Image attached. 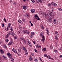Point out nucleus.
Returning a JSON list of instances; mask_svg holds the SVG:
<instances>
[{
  "label": "nucleus",
  "instance_id": "obj_1",
  "mask_svg": "<svg viewBox=\"0 0 62 62\" xmlns=\"http://www.w3.org/2000/svg\"><path fill=\"white\" fill-rule=\"evenodd\" d=\"M47 22H50V23L52 21V17L51 16H49L47 20Z\"/></svg>",
  "mask_w": 62,
  "mask_h": 62
},
{
  "label": "nucleus",
  "instance_id": "obj_2",
  "mask_svg": "<svg viewBox=\"0 0 62 62\" xmlns=\"http://www.w3.org/2000/svg\"><path fill=\"white\" fill-rule=\"evenodd\" d=\"M41 13L42 15H45V16H46V15L48 16V15H49L48 14H47V13H46V12H43L42 11H41Z\"/></svg>",
  "mask_w": 62,
  "mask_h": 62
},
{
  "label": "nucleus",
  "instance_id": "obj_3",
  "mask_svg": "<svg viewBox=\"0 0 62 62\" xmlns=\"http://www.w3.org/2000/svg\"><path fill=\"white\" fill-rule=\"evenodd\" d=\"M7 55L8 56L9 58L10 59H11L12 58V57L11 56V54L8 53H7Z\"/></svg>",
  "mask_w": 62,
  "mask_h": 62
},
{
  "label": "nucleus",
  "instance_id": "obj_4",
  "mask_svg": "<svg viewBox=\"0 0 62 62\" xmlns=\"http://www.w3.org/2000/svg\"><path fill=\"white\" fill-rule=\"evenodd\" d=\"M40 35H41V36L43 38L41 40V41H43V42H44V40H45V38H44V36L42 34H40Z\"/></svg>",
  "mask_w": 62,
  "mask_h": 62
},
{
  "label": "nucleus",
  "instance_id": "obj_5",
  "mask_svg": "<svg viewBox=\"0 0 62 62\" xmlns=\"http://www.w3.org/2000/svg\"><path fill=\"white\" fill-rule=\"evenodd\" d=\"M10 25H11V24L10 23H9L8 24V27H10V29L11 31H12L13 30V29L12 28L11 26H10Z\"/></svg>",
  "mask_w": 62,
  "mask_h": 62
},
{
  "label": "nucleus",
  "instance_id": "obj_6",
  "mask_svg": "<svg viewBox=\"0 0 62 62\" xmlns=\"http://www.w3.org/2000/svg\"><path fill=\"white\" fill-rule=\"evenodd\" d=\"M23 50L25 51V53L26 55V54H28V53H27V51L26 48L25 47H23Z\"/></svg>",
  "mask_w": 62,
  "mask_h": 62
},
{
  "label": "nucleus",
  "instance_id": "obj_7",
  "mask_svg": "<svg viewBox=\"0 0 62 62\" xmlns=\"http://www.w3.org/2000/svg\"><path fill=\"white\" fill-rule=\"evenodd\" d=\"M23 32L24 34H25V33H27V34H29V32L25 30H23Z\"/></svg>",
  "mask_w": 62,
  "mask_h": 62
},
{
  "label": "nucleus",
  "instance_id": "obj_8",
  "mask_svg": "<svg viewBox=\"0 0 62 62\" xmlns=\"http://www.w3.org/2000/svg\"><path fill=\"white\" fill-rule=\"evenodd\" d=\"M27 42L29 46H31V47L32 46V44H31V43L30 42H29V41L28 40V41H27Z\"/></svg>",
  "mask_w": 62,
  "mask_h": 62
},
{
  "label": "nucleus",
  "instance_id": "obj_9",
  "mask_svg": "<svg viewBox=\"0 0 62 62\" xmlns=\"http://www.w3.org/2000/svg\"><path fill=\"white\" fill-rule=\"evenodd\" d=\"M51 5H53L54 6H57V4H56L54 2H52L51 3Z\"/></svg>",
  "mask_w": 62,
  "mask_h": 62
},
{
  "label": "nucleus",
  "instance_id": "obj_10",
  "mask_svg": "<svg viewBox=\"0 0 62 62\" xmlns=\"http://www.w3.org/2000/svg\"><path fill=\"white\" fill-rule=\"evenodd\" d=\"M12 51H13L15 53H17V51L15 49L13 48L12 49Z\"/></svg>",
  "mask_w": 62,
  "mask_h": 62
},
{
  "label": "nucleus",
  "instance_id": "obj_11",
  "mask_svg": "<svg viewBox=\"0 0 62 62\" xmlns=\"http://www.w3.org/2000/svg\"><path fill=\"white\" fill-rule=\"evenodd\" d=\"M10 35V32L8 33L7 35H6V38H8V37H9V35Z\"/></svg>",
  "mask_w": 62,
  "mask_h": 62
},
{
  "label": "nucleus",
  "instance_id": "obj_12",
  "mask_svg": "<svg viewBox=\"0 0 62 62\" xmlns=\"http://www.w3.org/2000/svg\"><path fill=\"white\" fill-rule=\"evenodd\" d=\"M38 1H38L37 0L36 1V3H39V2H40V3H42V1H42V0H38Z\"/></svg>",
  "mask_w": 62,
  "mask_h": 62
},
{
  "label": "nucleus",
  "instance_id": "obj_13",
  "mask_svg": "<svg viewBox=\"0 0 62 62\" xmlns=\"http://www.w3.org/2000/svg\"><path fill=\"white\" fill-rule=\"evenodd\" d=\"M35 10L34 9H31V11L32 13H35Z\"/></svg>",
  "mask_w": 62,
  "mask_h": 62
},
{
  "label": "nucleus",
  "instance_id": "obj_14",
  "mask_svg": "<svg viewBox=\"0 0 62 62\" xmlns=\"http://www.w3.org/2000/svg\"><path fill=\"white\" fill-rule=\"evenodd\" d=\"M46 30L47 31V34H48V35H49V31H48V28H46Z\"/></svg>",
  "mask_w": 62,
  "mask_h": 62
},
{
  "label": "nucleus",
  "instance_id": "obj_15",
  "mask_svg": "<svg viewBox=\"0 0 62 62\" xmlns=\"http://www.w3.org/2000/svg\"><path fill=\"white\" fill-rule=\"evenodd\" d=\"M13 43V41L10 42H10L8 43V45H11L12 43Z\"/></svg>",
  "mask_w": 62,
  "mask_h": 62
},
{
  "label": "nucleus",
  "instance_id": "obj_16",
  "mask_svg": "<svg viewBox=\"0 0 62 62\" xmlns=\"http://www.w3.org/2000/svg\"><path fill=\"white\" fill-rule=\"evenodd\" d=\"M40 48H41V46H40L39 45H37L36 46V48H40Z\"/></svg>",
  "mask_w": 62,
  "mask_h": 62
},
{
  "label": "nucleus",
  "instance_id": "obj_17",
  "mask_svg": "<svg viewBox=\"0 0 62 62\" xmlns=\"http://www.w3.org/2000/svg\"><path fill=\"white\" fill-rule=\"evenodd\" d=\"M23 8L24 9H25V10H26V6H23Z\"/></svg>",
  "mask_w": 62,
  "mask_h": 62
},
{
  "label": "nucleus",
  "instance_id": "obj_18",
  "mask_svg": "<svg viewBox=\"0 0 62 62\" xmlns=\"http://www.w3.org/2000/svg\"><path fill=\"white\" fill-rule=\"evenodd\" d=\"M0 51L1 53V54H3L4 53V51L2 49H0Z\"/></svg>",
  "mask_w": 62,
  "mask_h": 62
},
{
  "label": "nucleus",
  "instance_id": "obj_19",
  "mask_svg": "<svg viewBox=\"0 0 62 62\" xmlns=\"http://www.w3.org/2000/svg\"><path fill=\"white\" fill-rule=\"evenodd\" d=\"M34 17L35 19H37V18H39V16H35Z\"/></svg>",
  "mask_w": 62,
  "mask_h": 62
},
{
  "label": "nucleus",
  "instance_id": "obj_20",
  "mask_svg": "<svg viewBox=\"0 0 62 62\" xmlns=\"http://www.w3.org/2000/svg\"><path fill=\"white\" fill-rule=\"evenodd\" d=\"M18 51H19V52H21V49L20 48H18Z\"/></svg>",
  "mask_w": 62,
  "mask_h": 62
},
{
  "label": "nucleus",
  "instance_id": "obj_21",
  "mask_svg": "<svg viewBox=\"0 0 62 62\" xmlns=\"http://www.w3.org/2000/svg\"><path fill=\"white\" fill-rule=\"evenodd\" d=\"M3 47H4V48H5V49H7V47H6V45H3Z\"/></svg>",
  "mask_w": 62,
  "mask_h": 62
},
{
  "label": "nucleus",
  "instance_id": "obj_22",
  "mask_svg": "<svg viewBox=\"0 0 62 62\" xmlns=\"http://www.w3.org/2000/svg\"><path fill=\"white\" fill-rule=\"evenodd\" d=\"M22 21H23V22H24V23H25V19H24V18H22Z\"/></svg>",
  "mask_w": 62,
  "mask_h": 62
},
{
  "label": "nucleus",
  "instance_id": "obj_23",
  "mask_svg": "<svg viewBox=\"0 0 62 62\" xmlns=\"http://www.w3.org/2000/svg\"><path fill=\"white\" fill-rule=\"evenodd\" d=\"M47 58L49 59H51V57L49 56H47Z\"/></svg>",
  "mask_w": 62,
  "mask_h": 62
},
{
  "label": "nucleus",
  "instance_id": "obj_24",
  "mask_svg": "<svg viewBox=\"0 0 62 62\" xmlns=\"http://www.w3.org/2000/svg\"><path fill=\"white\" fill-rule=\"evenodd\" d=\"M24 16H29V15L27 14H24Z\"/></svg>",
  "mask_w": 62,
  "mask_h": 62
},
{
  "label": "nucleus",
  "instance_id": "obj_25",
  "mask_svg": "<svg viewBox=\"0 0 62 62\" xmlns=\"http://www.w3.org/2000/svg\"><path fill=\"white\" fill-rule=\"evenodd\" d=\"M58 10L59 11H61V10H62V9L61 8H58Z\"/></svg>",
  "mask_w": 62,
  "mask_h": 62
},
{
  "label": "nucleus",
  "instance_id": "obj_26",
  "mask_svg": "<svg viewBox=\"0 0 62 62\" xmlns=\"http://www.w3.org/2000/svg\"><path fill=\"white\" fill-rule=\"evenodd\" d=\"M31 35H32V36H33L34 35V33L33 32H32Z\"/></svg>",
  "mask_w": 62,
  "mask_h": 62
},
{
  "label": "nucleus",
  "instance_id": "obj_27",
  "mask_svg": "<svg viewBox=\"0 0 62 62\" xmlns=\"http://www.w3.org/2000/svg\"><path fill=\"white\" fill-rule=\"evenodd\" d=\"M18 21L19 23H21V22H22L21 21V20L19 19L18 20Z\"/></svg>",
  "mask_w": 62,
  "mask_h": 62
},
{
  "label": "nucleus",
  "instance_id": "obj_28",
  "mask_svg": "<svg viewBox=\"0 0 62 62\" xmlns=\"http://www.w3.org/2000/svg\"><path fill=\"white\" fill-rule=\"evenodd\" d=\"M4 20L6 22V23L7 21H6V18H4Z\"/></svg>",
  "mask_w": 62,
  "mask_h": 62
},
{
  "label": "nucleus",
  "instance_id": "obj_29",
  "mask_svg": "<svg viewBox=\"0 0 62 62\" xmlns=\"http://www.w3.org/2000/svg\"><path fill=\"white\" fill-rule=\"evenodd\" d=\"M9 32L10 34V35H11L12 34V33H13V32L12 31L10 32Z\"/></svg>",
  "mask_w": 62,
  "mask_h": 62
},
{
  "label": "nucleus",
  "instance_id": "obj_30",
  "mask_svg": "<svg viewBox=\"0 0 62 62\" xmlns=\"http://www.w3.org/2000/svg\"><path fill=\"white\" fill-rule=\"evenodd\" d=\"M8 39H6V42H8Z\"/></svg>",
  "mask_w": 62,
  "mask_h": 62
},
{
  "label": "nucleus",
  "instance_id": "obj_31",
  "mask_svg": "<svg viewBox=\"0 0 62 62\" xmlns=\"http://www.w3.org/2000/svg\"><path fill=\"white\" fill-rule=\"evenodd\" d=\"M43 50L44 51H45L46 50V48H44L43 49Z\"/></svg>",
  "mask_w": 62,
  "mask_h": 62
},
{
  "label": "nucleus",
  "instance_id": "obj_32",
  "mask_svg": "<svg viewBox=\"0 0 62 62\" xmlns=\"http://www.w3.org/2000/svg\"><path fill=\"white\" fill-rule=\"evenodd\" d=\"M55 39L57 40V39H58V38H57V36H55Z\"/></svg>",
  "mask_w": 62,
  "mask_h": 62
},
{
  "label": "nucleus",
  "instance_id": "obj_33",
  "mask_svg": "<svg viewBox=\"0 0 62 62\" xmlns=\"http://www.w3.org/2000/svg\"><path fill=\"white\" fill-rule=\"evenodd\" d=\"M11 59V61H12V62H13V61H14V59H12V58Z\"/></svg>",
  "mask_w": 62,
  "mask_h": 62
},
{
  "label": "nucleus",
  "instance_id": "obj_34",
  "mask_svg": "<svg viewBox=\"0 0 62 62\" xmlns=\"http://www.w3.org/2000/svg\"><path fill=\"white\" fill-rule=\"evenodd\" d=\"M55 34H56L57 35H58V32L57 31H55Z\"/></svg>",
  "mask_w": 62,
  "mask_h": 62
},
{
  "label": "nucleus",
  "instance_id": "obj_35",
  "mask_svg": "<svg viewBox=\"0 0 62 62\" xmlns=\"http://www.w3.org/2000/svg\"><path fill=\"white\" fill-rule=\"evenodd\" d=\"M50 48L51 49H52L53 48V46H50Z\"/></svg>",
  "mask_w": 62,
  "mask_h": 62
},
{
  "label": "nucleus",
  "instance_id": "obj_36",
  "mask_svg": "<svg viewBox=\"0 0 62 62\" xmlns=\"http://www.w3.org/2000/svg\"><path fill=\"white\" fill-rule=\"evenodd\" d=\"M31 1L32 3H35V0H31Z\"/></svg>",
  "mask_w": 62,
  "mask_h": 62
},
{
  "label": "nucleus",
  "instance_id": "obj_37",
  "mask_svg": "<svg viewBox=\"0 0 62 62\" xmlns=\"http://www.w3.org/2000/svg\"><path fill=\"white\" fill-rule=\"evenodd\" d=\"M33 36V35H31H31L30 36V37L31 38H32Z\"/></svg>",
  "mask_w": 62,
  "mask_h": 62
},
{
  "label": "nucleus",
  "instance_id": "obj_38",
  "mask_svg": "<svg viewBox=\"0 0 62 62\" xmlns=\"http://www.w3.org/2000/svg\"><path fill=\"white\" fill-rule=\"evenodd\" d=\"M2 26L3 27H4V23H3L2 24Z\"/></svg>",
  "mask_w": 62,
  "mask_h": 62
},
{
  "label": "nucleus",
  "instance_id": "obj_39",
  "mask_svg": "<svg viewBox=\"0 0 62 62\" xmlns=\"http://www.w3.org/2000/svg\"><path fill=\"white\" fill-rule=\"evenodd\" d=\"M45 57H47V55L46 54H45L44 55Z\"/></svg>",
  "mask_w": 62,
  "mask_h": 62
},
{
  "label": "nucleus",
  "instance_id": "obj_40",
  "mask_svg": "<svg viewBox=\"0 0 62 62\" xmlns=\"http://www.w3.org/2000/svg\"><path fill=\"white\" fill-rule=\"evenodd\" d=\"M11 35H12V36H14V33L13 32L12 34H11Z\"/></svg>",
  "mask_w": 62,
  "mask_h": 62
},
{
  "label": "nucleus",
  "instance_id": "obj_41",
  "mask_svg": "<svg viewBox=\"0 0 62 62\" xmlns=\"http://www.w3.org/2000/svg\"><path fill=\"white\" fill-rule=\"evenodd\" d=\"M37 20H40V19L39 17H38V18L37 19Z\"/></svg>",
  "mask_w": 62,
  "mask_h": 62
},
{
  "label": "nucleus",
  "instance_id": "obj_42",
  "mask_svg": "<svg viewBox=\"0 0 62 62\" xmlns=\"http://www.w3.org/2000/svg\"><path fill=\"white\" fill-rule=\"evenodd\" d=\"M34 51H35V52H37V50L36 49H35Z\"/></svg>",
  "mask_w": 62,
  "mask_h": 62
},
{
  "label": "nucleus",
  "instance_id": "obj_43",
  "mask_svg": "<svg viewBox=\"0 0 62 62\" xmlns=\"http://www.w3.org/2000/svg\"><path fill=\"white\" fill-rule=\"evenodd\" d=\"M34 61H38V60H37V59H35L34 60Z\"/></svg>",
  "mask_w": 62,
  "mask_h": 62
},
{
  "label": "nucleus",
  "instance_id": "obj_44",
  "mask_svg": "<svg viewBox=\"0 0 62 62\" xmlns=\"http://www.w3.org/2000/svg\"><path fill=\"white\" fill-rule=\"evenodd\" d=\"M32 60V58H31V57H30V61H31V60Z\"/></svg>",
  "mask_w": 62,
  "mask_h": 62
},
{
  "label": "nucleus",
  "instance_id": "obj_45",
  "mask_svg": "<svg viewBox=\"0 0 62 62\" xmlns=\"http://www.w3.org/2000/svg\"><path fill=\"white\" fill-rule=\"evenodd\" d=\"M41 26L42 29H44V28L43 27V26H42V25H41Z\"/></svg>",
  "mask_w": 62,
  "mask_h": 62
},
{
  "label": "nucleus",
  "instance_id": "obj_46",
  "mask_svg": "<svg viewBox=\"0 0 62 62\" xmlns=\"http://www.w3.org/2000/svg\"><path fill=\"white\" fill-rule=\"evenodd\" d=\"M4 57V58H5V59H7V58L6 57Z\"/></svg>",
  "mask_w": 62,
  "mask_h": 62
},
{
  "label": "nucleus",
  "instance_id": "obj_47",
  "mask_svg": "<svg viewBox=\"0 0 62 62\" xmlns=\"http://www.w3.org/2000/svg\"><path fill=\"white\" fill-rule=\"evenodd\" d=\"M21 33V32L20 31L18 32V34H20V33Z\"/></svg>",
  "mask_w": 62,
  "mask_h": 62
},
{
  "label": "nucleus",
  "instance_id": "obj_48",
  "mask_svg": "<svg viewBox=\"0 0 62 62\" xmlns=\"http://www.w3.org/2000/svg\"><path fill=\"white\" fill-rule=\"evenodd\" d=\"M14 39H17V38L16 37V36H14Z\"/></svg>",
  "mask_w": 62,
  "mask_h": 62
},
{
  "label": "nucleus",
  "instance_id": "obj_49",
  "mask_svg": "<svg viewBox=\"0 0 62 62\" xmlns=\"http://www.w3.org/2000/svg\"><path fill=\"white\" fill-rule=\"evenodd\" d=\"M24 43L25 44H26V41H25V40H24Z\"/></svg>",
  "mask_w": 62,
  "mask_h": 62
},
{
  "label": "nucleus",
  "instance_id": "obj_50",
  "mask_svg": "<svg viewBox=\"0 0 62 62\" xmlns=\"http://www.w3.org/2000/svg\"><path fill=\"white\" fill-rule=\"evenodd\" d=\"M14 5H16V3L14 2Z\"/></svg>",
  "mask_w": 62,
  "mask_h": 62
},
{
  "label": "nucleus",
  "instance_id": "obj_51",
  "mask_svg": "<svg viewBox=\"0 0 62 62\" xmlns=\"http://www.w3.org/2000/svg\"><path fill=\"white\" fill-rule=\"evenodd\" d=\"M31 26H33V24L32 23H31Z\"/></svg>",
  "mask_w": 62,
  "mask_h": 62
},
{
  "label": "nucleus",
  "instance_id": "obj_52",
  "mask_svg": "<svg viewBox=\"0 0 62 62\" xmlns=\"http://www.w3.org/2000/svg\"><path fill=\"white\" fill-rule=\"evenodd\" d=\"M54 24H56V21H54Z\"/></svg>",
  "mask_w": 62,
  "mask_h": 62
},
{
  "label": "nucleus",
  "instance_id": "obj_53",
  "mask_svg": "<svg viewBox=\"0 0 62 62\" xmlns=\"http://www.w3.org/2000/svg\"><path fill=\"white\" fill-rule=\"evenodd\" d=\"M54 51H55V53H56V52H57V50H55Z\"/></svg>",
  "mask_w": 62,
  "mask_h": 62
},
{
  "label": "nucleus",
  "instance_id": "obj_54",
  "mask_svg": "<svg viewBox=\"0 0 62 62\" xmlns=\"http://www.w3.org/2000/svg\"><path fill=\"white\" fill-rule=\"evenodd\" d=\"M48 5L49 6H51V4H48Z\"/></svg>",
  "mask_w": 62,
  "mask_h": 62
},
{
  "label": "nucleus",
  "instance_id": "obj_55",
  "mask_svg": "<svg viewBox=\"0 0 62 62\" xmlns=\"http://www.w3.org/2000/svg\"><path fill=\"white\" fill-rule=\"evenodd\" d=\"M39 59L41 61H42V60H41V59L40 58H39Z\"/></svg>",
  "mask_w": 62,
  "mask_h": 62
},
{
  "label": "nucleus",
  "instance_id": "obj_56",
  "mask_svg": "<svg viewBox=\"0 0 62 62\" xmlns=\"http://www.w3.org/2000/svg\"><path fill=\"white\" fill-rule=\"evenodd\" d=\"M22 40L23 41H24V40H24V39L23 38V39H22Z\"/></svg>",
  "mask_w": 62,
  "mask_h": 62
},
{
  "label": "nucleus",
  "instance_id": "obj_57",
  "mask_svg": "<svg viewBox=\"0 0 62 62\" xmlns=\"http://www.w3.org/2000/svg\"><path fill=\"white\" fill-rule=\"evenodd\" d=\"M23 38H20V39H21V40H22L23 39Z\"/></svg>",
  "mask_w": 62,
  "mask_h": 62
},
{
  "label": "nucleus",
  "instance_id": "obj_58",
  "mask_svg": "<svg viewBox=\"0 0 62 62\" xmlns=\"http://www.w3.org/2000/svg\"><path fill=\"white\" fill-rule=\"evenodd\" d=\"M62 57V55H61L60 56V57Z\"/></svg>",
  "mask_w": 62,
  "mask_h": 62
},
{
  "label": "nucleus",
  "instance_id": "obj_59",
  "mask_svg": "<svg viewBox=\"0 0 62 62\" xmlns=\"http://www.w3.org/2000/svg\"><path fill=\"white\" fill-rule=\"evenodd\" d=\"M31 21H30H30H29V23H31V24L32 23H31Z\"/></svg>",
  "mask_w": 62,
  "mask_h": 62
},
{
  "label": "nucleus",
  "instance_id": "obj_60",
  "mask_svg": "<svg viewBox=\"0 0 62 62\" xmlns=\"http://www.w3.org/2000/svg\"><path fill=\"white\" fill-rule=\"evenodd\" d=\"M14 15L16 16V13H14Z\"/></svg>",
  "mask_w": 62,
  "mask_h": 62
},
{
  "label": "nucleus",
  "instance_id": "obj_61",
  "mask_svg": "<svg viewBox=\"0 0 62 62\" xmlns=\"http://www.w3.org/2000/svg\"><path fill=\"white\" fill-rule=\"evenodd\" d=\"M59 50H61V48H59Z\"/></svg>",
  "mask_w": 62,
  "mask_h": 62
},
{
  "label": "nucleus",
  "instance_id": "obj_62",
  "mask_svg": "<svg viewBox=\"0 0 62 62\" xmlns=\"http://www.w3.org/2000/svg\"><path fill=\"white\" fill-rule=\"evenodd\" d=\"M31 55H32V56H34V54L32 53L31 54Z\"/></svg>",
  "mask_w": 62,
  "mask_h": 62
},
{
  "label": "nucleus",
  "instance_id": "obj_63",
  "mask_svg": "<svg viewBox=\"0 0 62 62\" xmlns=\"http://www.w3.org/2000/svg\"><path fill=\"white\" fill-rule=\"evenodd\" d=\"M12 2V1H11V0L10 1V3H11Z\"/></svg>",
  "mask_w": 62,
  "mask_h": 62
},
{
  "label": "nucleus",
  "instance_id": "obj_64",
  "mask_svg": "<svg viewBox=\"0 0 62 62\" xmlns=\"http://www.w3.org/2000/svg\"><path fill=\"white\" fill-rule=\"evenodd\" d=\"M35 42H35V41H33V43L34 44H35Z\"/></svg>",
  "mask_w": 62,
  "mask_h": 62
}]
</instances>
